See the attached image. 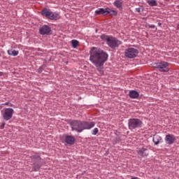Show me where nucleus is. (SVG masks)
I'll use <instances>...</instances> for the list:
<instances>
[{
	"label": "nucleus",
	"instance_id": "obj_1",
	"mask_svg": "<svg viewBox=\"0 0 179 179\" xmlns=\"http://www.w3.org/2000/svg\"><path fill=\"white\" fill-rule=\"evenodd\" d=\"M108 55L98 48H92L90 51V61L96 66L99 74L104 73V63L107 61Z\"/></svg>",
	"mask_w": 179,
	"mask_h": 179
},
{
	"label": "nucleus",
	"instance_id": "obj_2",
	"mask_svg": "<svg viewBox=\"0 0 179 179\" xmlns=\"http://www.w3.org/2000/svg\"><path fill=\"white\" fill-rule=\"evenodd\" d=\"M104 40H106V44L110 48H118L120 45L122 44V42H121V41L113 36H105Z\"/></svg>",
	"mask_w": 179,
	"mask_h": 179
},
{
	"label": "nucleus",
	"instance_id": "obj_3",
	"mask_svg": "<svg viewBox=\"0 0 179 179\" xmlns=\"http://www.w3.org/2000/svg\"><path fill=\"white\" fill-rule=\"evenodd\" d=\"M41 15L45 16L48 19H50V20H57V19H59V14L58 13H54L47 8H44L41 11Z\"/></svg>",
	"mask_w": 179,
	"mask_h": 179
},
{
	"label": "nucleus",
	"instance_id": "obj_4",
	"mask_svg": "<svg viewBox=\"0 0 179 179\" xmlns=\"http://www.w3.org/2000/svg\"><path fill=\"white\" fill-rule=\"evenodd\" d=\"M143 124L142 120L136 118L129 119L128 122L129 129L131 130L141 128Z\"/></svg>",
	"mask_w": 179,
	"mask_h": 179
},
{
	"label": "nucleus",
	"instance_id": "obj_5",
	"mask_svg": "<svg viewBox=\"0 0 179 179\" xmlns=\"http://www.w3.org/2000/svg\"><path fill=\"white\" fill-rule=\"evenodd\" d=\"M138 54H139V50L131 46L129 47L127 49H125L124 50V57H126V58H129V59L136 58Z\"/></svg>",
	"mask_w": 179,
	"mask_h": 179
},
{
	"label": "nucleus",
	"instance_id": "obj_6",
	"mask_svg": "<svg viewBox=\"0 0 179 179\" xmlns=\"http://www.w3.org/2000/svg\"><path fill=\"white\" fill-rule=\"evenodd\" d=\"M72 131L80 133L83 131V122L79 120H72L70 122Z\"/></svg>",
	"mask_w": 179,
	"mask_h": 179
},
{
	"label": "nucleus",
	"instance_id": "obj_7",
	"mask_svg": "<svg viewBox=\"0 0 179 179\" xmlns=\"http://www.w3.org/2000/svg\"><path fill=\"white\" fill-rule=\"evenodd\" d=\"M169 65V64L166 62H160L155 63L154 64V68H157L160 72H169L170 71Z\"/></svg>",
	"mask_w": 179,
	"mask_h": 179
},
{
	"label": "nucleus",
	"instance_id": "obj_8",
	"mask_svg": "<svg viewBox=\"0 0 179 179\" xmlns=\"http://www.w3.org/2000/svg\"><path fill=\"white\" fill-rule=\"evenodd\" d=\"M13 113H15V110H13V108H6L3 114V118L6 121H9V120H10L12 117H13Z\"/></svg>",
	"mask_w": 179,
	"mask_h": 179
},
{
	"label": "nucleus",
	"instance_id": "obj_9",
	"mask_svg": "<svg viewBox=\"0 0 179 179\" xmlns=\"http://www.w3.org/2000/svg\"><path fill=\"white\" fill-rule=\"evenodd\" d=\"M165 142L167 145H173L176 142V136L173 134H168L165 136Z\"/></svg>",
	"mask_w": 179,
	"mask_h": 179
},
{
	"label": "nucleus",
	"instance_id": "obj_10",
	"mask_svg": "<svg viewBox=\"0 0 179 179\" xmlns=\"http://www.w3.org/2000/svg\"><path fill=\"white\" fill-rule=\"evenodd\" d=\"M94 125H96L94 122H83V131H85V129H92Z\"/></svg>",
	"mask_w": 179,
	"mask_h": 179
},
{
	"label": "nucleus",
	"instance_id": "obj_11",
	"mask_svg": "<svg viewBox=\"0 0 179 179\" xmlns=\"http://www.w3.org/2000/svg\"><path fill=\"white\" fill-rule=\"evenodd\" d=\"M39 33L43 36L48 34L49 33H51V28H50V27H48V25H43L39 29Z\"/></svg>",
	"mask_w": 179,
	"mask_h": 179
},
{
	"label": "nucleus",
	"instance_id": "obj_12",
	"mask_svg": "<svg viewBox=\"0 0 179 179\" xmlns=\"http://www.w3.org/2000/svg\"><path fill=\"white\" fill-rule=\"evenodd\" d=\"M138 155L141 156V157H145L149 155V152H148V149L145 148H140L137 150Z\"/></svg>",
	"mask_w": 179,
	"mask_h": 179
},
{
	"label": "nucleus",
	"instance_id": "obj_13",
	"mask_svg": "<svg viewBox=\"0 0 179 179\" xmlns=\"http://www.w3.org/2000/svg\"><path fill=\"white\" fill-rule=\"evenodd\" d=\"M97 15H103V16H106V15H108V10L104 8H99L98 10H95V15L97 16Z\"/></svg>",
	"mask_w": 179,
	"mask_h": 179
},
{
	"label": "nucleus",
	"instance_id": "obj_14",
	"mask_svg": "<svg viewBox=\"0 0 179 179\" xmlns=\"http://www.w3.org/2000/svg\"><path fill=\"white\" fill-rule=\"evenodd\" d=\"M130 99H138L139 97V92L136 90H131L129 93Z\"/></svg>",
	"mask_w": 179,
	"mask_h": 179
},
{
	"label": "nucleus",
	"instance_id": "obj_15",
	"mask_svg": "<svg viewBox=\"0 0 179 179\" xmlns=\"http://www.w3.org/2000/svg\"><path fill=\"white\" fill-rule=\"evenodd\" d=\"M65 142L68 145H73L75 143V138L72 136H67L65 138Z\"/></svg>",
	"mask_w": 179,
	"mask_h": 179
},
{
	"label": "nucleus",
	"instance_id": "obj_16",
	"mask_svg": "<svg viewBox=\"0 0 179 179\" xmlns=\"http://www.w3.org/2000/svg\"><path fill=\"white\" fill-rule=\"evenodd\" d=\"M113 5L117 8V9H122V0L115 1Z\"/></svg>",
	"mask_w": 179,
	"mask_h": 179
},
{
	"label": "nucleus",
	"instance_id": "obj_17",
	"mask_svg": "<svg viewBox=\"0 0 179 179\" xmlns=\"http://www.w3.org/2000/svg\"><path fill=\"white\" fill-rule=\"evenodd\" d=\"M7 52L8 55H11L12 57H17V55H19V51L14 49L8 50Z\"/></svg>",
	"mask_w": 179,
	"mask_h": 179
},
{
	"label": "nucleus",
	"instance_id": "obj_18",
	"mask_svg": "<svg viewBox=\"0 0 179 179\" xmlns=\"http://www.w3.org/2000/svg\"><path fill=\"white\" fill-rule=\"evenodd\" d=\"M152 141H153L155 145H159V143H160V141H162V137L155 135L153 136Z\"/></svg>",
	"mask_w": 179,
	"mask_h": 179
},
{
	"label": "nucleus",
	"instance_id": "obj_19",
	"mask_svg": "<svg viewBox=\"0 0 179 179\" xmlns=\"http://www.w3.org/2000/svg\"><path fill=\"white\" fill-rule=\"evenodd\" d=\"M108 15H110V16H117L118 15V13L116 10H108Z\"/></svg>",
	"mask_w": 179,
	"mask_h": 179
},
{
	"label": "nucleus",
	"instance_id": "obj_20",
	"mask_svg": "<svg viewBox=\"0 0 179 179\" xmlns=\"http://www.w3.org/2000/svg\"><path fill=\"white\" fill-rule=\"evenodd\" d=\"M71 44L73 47V48H76V47L78 45H79V41H76V40H72L71 41Z\"/></svg>",
	"mask_w": 179,
	"mask_h": 179
},
{
	"label": "nucleus",
	"instance_id": "obj_21",
	"mask_svg": "<svg viewBox=\"0 0 179 179\" xmlns=\"http://www.w3.org/2000/svg\"><path fill=\"white\" fill-rule=\"evenodd\" d=\"M148 3H149L150 6H156V5H157V3H156V1L155 0L148 1Z\"/></svg>",
	"mask_w": 179,
	"mask_h": 179
},
{
	"label": "nucleus",
	"instance_id": "obj_22",
	"mask_svg": "<svg viewBox=\"0 0 179 179\" xmlns=\"http://www.w3.org/2000/svg\"><path fill=\"white\" fill-rule=\"evenodd\" d=\"M92 135H97V134H99V129L98 128H94L92 131Z\"/></svg>",
	"mask_w": 179,
	"mask_h": 179
},
{
	"label": "nucleus",
	"instance_id": "obj_23",
	"mask_svg": "<svg viewBox=\"0 0 179 179\" xmlns=\"http://www.w3.org/2000/svg\"><path fill=\"white\" fill-rule=\"evenodd\" d=\"M41 166L39 164H34V171H38V170H40Z\"/></svg>",
	"mask_w": 179,
	"mask_h": 179
},
{
	"label": "nucleus",
	"instance_id": "obj_24",
	"mask_svg": "<svg viewBox=\"0 0 179 179\" xmlns=\"http://www.w3.org/2000/svg\"><path fill=\"white\" fill-rule=\"evenodd\" d=\"M148 27H150V29H155L156 27V26H155L153 24H150V25H148Z\"/></svg>",
	"mask_w": 179,
	"mask_h": 179
},
{
	"label": "nucleus",
	"instance_id": "obj_25",
	"mask_svg": "<svg viewBox=\"0 0 179 179\" xmlns=\"http://www.w3.org/2000/svg\"><path fill=\"white\" fill-rule=\"evenodd\" d=\"M136 12H138V13L141 12V8H137L135 9Z\"/></svg>",
	"mask_w": 179,
	"mask_h": 179
},
{
	"label": "nucleus",
	"instance_id": "obj_26",
	"mask_svg": "<svg viewBox=\"0 0 179 179\" xmlns=\"http://www.w3.org/2000/svg\"><path fill=\"white\" fill-rule=\"evenodd\" d=\"M0 76H3V73L0 71Z\"/></svg>",
	"mask_w": 179,
	"mask_h": 179
},
{
	"label": "nucleus",
	"instance_id": "obj_27",
	"mask_svg": "<svg viewBox=\"0 0 179 179\" xmlns=\"http://www.w3.org/2000/svg\"><path fill=\"white\" fill-rule=\"evenodd\" d=\"M131 179H138V177L131 178Z\"/></svg>",
	"mask_w": 179,
	"mask_h": 179
},
{
	"label": "nucleus",
	"instance_id": "obj_28",
	"mask_svg": "<svg viewBox=\"0 0 179 179\" xmlns=\"http://www.w3.org/2000/svg\"><path fill=\"white\" fill-rule=\"evenodd\" d=\"M158 26H162V23L159 22Z\"/></svg>",
	"mask_w": 179,
	"mask_h": 179
},
{
	"label": "nucleus",
	"instance_id": "obj_29",
	"mask_svg": "<svg viewBox=\"0 0 179 179\" xmlns=\"http://www.w3.org/2000/svg\"><path fill=\"white\" fill-rule=\"evenodd\" d=\"M165 1H170V0H165Z\"/></svg>",
	"mask_w": 179,
	"mask_h": 179
}]
</instances>
